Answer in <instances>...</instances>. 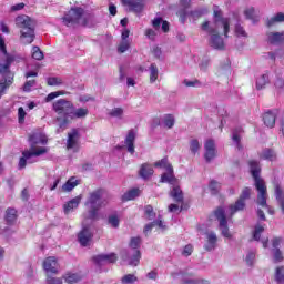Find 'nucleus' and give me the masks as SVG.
Instances as JSON below:
<instances>
[{
	"label": "nucleus",
	"instance_id": "f257e3e1",
	"mask_svg": "<svg viewBox=\"0 0 284 284\" xmlns=\"http://www.w3.org/2000/svg\"><path fill=\"white\" fill-rule=\"evenodd\" d=\"M202 30L210 34L209 45L214 48V50H223L225 48V41L221 37V30L224 33V37L227 38L230 32V20L223 18L221 11L214 9V23L210 24L209 21L202 24Z\"/></svg>",
	"mask_w": 284,
	"mask_h": 284
},
{
	"label": "nucleus",
	"instance_id": "f03ea898",
	"mask_svg": "<svg viewBox=\"0 0 284 284\" xmlns=\"http://www.w3.org/2000/svg\"><path fill=\"white\" fill-rule=\"evenodd\" d=\"M29 141L30 149L22 152V156L20 158L18 164L19 170H23L28 163H36L37 160H32V156H41V154H45L48 152V148L39 146L48 143V136H45V134H32L30 135Z\"/></svg>",
	"mask_w": 284,
	"mask_h": 284
},
{
	"label": "nucleus",
	"instance_id": "7ed1b4c3",
	"mask_svg": "<svg viewBox=\"0 0 284 284\" xmlns=\"http://www.w3.org/2000/svg\"><path fill=\"white\" fill-rule=\"evenodd\" d=\"M155 168H162L166 172L161 175L160 183H169L172 185V190L170 192L171 197L176 203H183V191L181 190V186H179V180L176 176H174V169L172 168V164L168 162V158H164L158 162H155Z\"/></svg>",
	"mask_w": 284,
	"mask_h": 284
},
{
	"label": "nucleus",
	"instance_id": "20e7f679",
	"mask_svg": "<svg viewBox=\"0 0 284 284\" xmlns=\"http://www.w3.org/2000/svg\"><path fill=\"white\" fill-rule=\"evenodd\" d=\"M251 174L255 182V187L257 190V205L267 210L268 214H274L272 206L267 205V186L265 181L261 178V164L254 160L248 162Z\"/></svg>",
	"mask_w": 284,
	"mask_h": 284
},
{
	"label": "nucleus",
	"instance_id": "39448f33",
	"mask_svg": "<svg viewBox=\"0 0 284 284\" xmlns=\"http://www.w3.org/2000/svg\"><path fill=\"white\" fill-rule=\"evenodd\" d=\"M92 14L85 12L83 8H72L63 18L62 22L68 28H74V26H92Z\"/></svg>",
	"mask_w": 284,
	"mask_h": 284
},
{
	"label": "nucleus",
	"instance_id": "423d86ee",
	"mask_svg": "<svg viewBox=\"0 0 284 284\" xmlns=\"http://www.w3.org/2000/svg\"><path fill=\"white\" fill-rule=\"evenodd\" d=\"M85 205L89 207L88 219L94 221L99 214L100 209L108 205V200H105V191H103V189H98L89 193Z\"/></svg>",
	"mask_w": 284,
	"mask_h": 284
},
{
	"label": "nucleus",
	"instance_id": "0eeeda50",
	"mask_svg": "<svg viewBox=\"0 0 284 284\" xmlns=\"http://www.w3.org/2000/svg\"><path fill=\"white\" fill-rule=\"evenodd\" d=\"M16 26L20 28V39L24 45H30L34 41V20L22 14L16 18Z\"/></svg>",
	"mask_w": 284,
	"mask_h": 284
},
{
	"label": "nucleus",
	"instance_id": "6e6552de",
	"mask_svg": "<svg viewBox=\"0 0 284 284\" xmlns=\"http://www.w3.org/2000/svg\"><path fill=\"white\" fill-rule=\"evenodd\" d=\"M73 108L74 104L65 99H60L53 103V110L59 114L57 123L60 130H65V126L70 123V116H72Z\"/></svg>",
	"mask_w": 284,
	"mask_h": 284
},
{
	"label": "nucleus",
	"instance_id": "1a4fd4ad",
	"mask_svg": "<svg viewBox=\"0 0 284 284\" xmlns=\"http://www.w3.org/2000/svg\"><path fill=\"white\" fill-rule=\"evenodd\" d=\"M141 245V237H132L130 241V248L122 252L123 261H128L129 265L136 267L141 261V251L139 246Z\"/></svg>",
	"mask_w": 284,
	"mask_h": 284
},
{
	"label": "nucleus",
	"instance_id": "9d476101",
	"mask_svg": "<svg viewBox=\"0 0 284 284\" xmlns=\"http://www.w3.org/2000/svg\"><path fill=\"white\" fill-rule=\"evenodd\" d=\"M0 52L4 55L3 59H0V74H4V78L10 77V65L14 61V57L8 54V50H6V38L0 36Z\"/></svg>",
	"mask_w": 284,
	"mask_h": 284
},
{
	"label": "nucleus",
	"instance_id": "9b49d317",
	"mask_svg": "<svg viewBox=\"0 0 284 284\" xmlns=\"http://www.w3.org/2000/svg\"><path fill=\"white\" fill-rule=\"evenodd\" d=\"M216 220L219 221V227L222 236L224 239H232V233L230 232V227H227V217L225 216V209L220 206L214 212Z\"/></svg>",
	"mask_w": 284,
	"mask_h": 284
},
{
	"label": "nucleus",
	"instance_id": "f8f14e48",
	"mask_svg": "<svg viewBox=\"0 0 284 284\" xmlns=\"http://www.w3.org/2000/svg\"><path fill=\"white\" fill-rule=\"evenodd\" d=\"M252 194V189L244 187L242 191V194L240 195V199L229 206L230 216H234L236 212H242V210H245V201L250 199Z\"/></svg>",
	"mask_w": 284,
	"mask_h": 284
},
{
	"label": "nucleus",
	"instance_id": "ddd939ff",
	"mask_svg": "<svg viewBox=\"0 0 284 284\" xmlns=\"http://www.w3.org/2000/svg\"><path fill=\"white\" fill-rule=\"evenodd\" d=\"M78 241L82 247H88L90 243H92V232L90 231V227L84 226L80 233L78 234Z\"/></svg>",
	"mask_w": 284,
	"mask_h": 284
},
{
	"label": "nucleus",
	"instance_id": "4468645a",
	"mask_svg": "<svg viewBox=\"0 0 284 284\" xmlns=\"http://www.w3.org/2000/svg\"><path fill=\"white\" fill-rule=\"evenodd\" d=\"M43 268L47 274H57L59 272V262L57 261V257H47L43 262Z\"/></svg>",
	"mask_w": 284,
	"mask_h": 284
},
{
	"label": "nucleus",
	"instance_id": "2eb2a0df",
	"mask_svg": "<svg viewBox=\"0 0 284 284\" xmlns=\"http://www.w3.org/2000/svg\"><path fill=\"white\" fill-rule=\"evenodd\" d=\"M79 130L73 129L69 134H68V141H67V148L68 150H79Z\"/></svg>",
	"mask_w": 284,
	"mask_h": 284
},
{
	"label": "nucleus",
	"instance_id": "dca6fc26",
	"mask_svg": "<svg viewBox=\"0 0 284 284\" xmlns=\"http://www.w3.org/2000/svg\"><path fill=\"white\" fill-rule=\"evenodd\" d=\"M97 265H108V263H116V254H99L93 257Z\"/></svg>",
	"mask_w": 284,
	"mask_h": 284
},
{
	"label": "nucleus",
	"instance_id": "f3484780",
	"mask_svg": "<svg viewBox=\"0 0 284 284\" xmlns=\"http://www.w3.org/2000/svg\"><path fill=\"white\" fill-rule=\"evenodd\" d=\"M204 159L210 163V161L216 156V144L214 143V140H207L204 144Z\"/></svg>",
	"mask_w": 284,
	"mask_h": 284
},
{
	"label": "nucleus",
	"instance_id": "a211bd4d",
	"mask_svg": "<svg viewBox=\"0 0 284 284\" xmlns=\"http://www.w3.org/2000/svg\"><path fill=\"white\" fill-rule=\"evenodd\" d=\"M217 241L219 237L216 236V233H214V231L206 232V243L204 245V250H206V252H212V250H216Z\"/></svg>",
	"mask_w": 284,
	"mask_h": 284
},
{
	"label": "nucleus",
	"instance_id": "6ab92c4d",
	"mask_svg": "<svg viewBox=\"0 0 284 284\" xmlns=\"http://www.w3.org/2000/svg\"><path fill=\"white\" fill-rule=\"evenodd\" d=\"M267 41L272 45H283L284 43V31L282 32H268L267 34Z\"/></svg>",
	"mask_w": 284,
	"mask_h": 284
},
{
	"label": "nucleus",
	"instance_id": "aec40b11",
	"mask_svg": "<svg viewBox=\"0 0 284 284\" xmlns=\"http://www.w3.org/2000/svg\"><path fill=\"white\" fill-rule=\"evenodd\" d=\"M272 245H273V258H274V262L275 263H281V261H283V253L281 252V248H278V245H281V239L278 237H275L273 239V242H272Z\"/></svg>",
	"mask_w": 284,
	"mask_h": 284
},
{
	"label": "nucleus",
	"instance_id": "412c9836",
	"mask_svg": "<svg viewBox=\"0 0 284 284\" xmlns=\"http://www.w3.org/2000/svg\"><path fill=\"white\" fill-rule=\"evenodd\" d=\"M278 114V111H267L264 113L263 122L266 128H274L276 125V115Z\"/></svg>",
	"mask_w": 284,
	"mask_h": 284
},
{
	"label": "nucleus",
	"instance_id": "4be33fe9",
	"mask_svg": "<svg viewBox=\"0 0 284 284\" xmlns=\"http://www.w3.org/2000/svg\"><path fill=\"white\" fill-rule=\"evenodd\" d=\"M124 6H129L132 12H143V2L136 0H122Z\"/></svg>",
	"mask_w": 284,
	"mask_h": 284
},
{
	"label": "nucleus",
	"instance_id": "5701e85b",
	"mask_svg": "<svg viewBox=\"0 0 284 284\" xmlns=\"http://www.w3.org/2000/svg\"><path fill=\"white\" fill-rule=\"evenodd\" d=\"M12 79H14V75L12 73H9L8 78H2L0 80V99L6 94L7 88H10L12 85Z\"/></svg>",
	"mask_w": 284,
	"mask_h": 284
},
{
	"label": "nucleus",
	"instance_id": "b1692460",
	"mask_svg": "<svg viewBox=\"0 0 284 284\" xmlns=\"http://www.w3.org/2000/svg\"><path fill=\"white\" fill-rule=\"evenodd\" d=\"M80 203H81V195L73 197L71 201H69L67 204L63 205L64 214L72 212V210H77Z\"/></svg>",
	"mask_w": 284,
	"mask_h": 284
},
{
	"label": "nucleus",
	"instance_id": "393cba45",
	"mask_svg": "<svg viewBox=\"0 0 284 284\" xmlns=\"http://www.w3.org/2000/svg\"><path fill=\"white\" fill-rule=\"evenodd\" d=\"M136 139V134L133 131H129L125 138L126 150L130 154H134V141Z\"/></svg>",
	"mask_w": 284,
	"mask_h": 284
},
{
	"label": "nucleus",
	"instance_id": "a878e982",
	"mask_svg": "<svg viewBox=\"0 0 284 284\" xmlns=\"http://www.w3.org/2000/svg\"><path fill=\"white\" fill-rule=\"evenodd\" d=\"M139 174L142 179H150V176L154 174V169L152 168V164H142Z\"/></svg>",
	"mask_w": 284,
	"mask_h": 284
},
{
	"label": "nucleus",
	"instance_id": "bb28decb",
	"mask_svg": "<svg viewBox=\"0 0 284 284\" xmlns=\"http://www.w3.org/2000/svg\"><path fill=\"white\" fill-rule=\"evenodd\" d=\"M275 197L282 210V213L284 214V192L281 185L278 184L275 185Z\"/></svg>",
	"mask_w": 284,
	"mask_h": 284
},
{
	"label": "nucleus",
	"instance_id": "cd10ccee",
	"mask_svg": "<svg viewBox=\"0 0 284 284\" xmlns=\"http://www.w3.org/2000/svg\"><path fill=\"white\" fill-rule=\"evenodd\" d=\"M82 278L79 273H67L63 275V280L68 284L79 283Z\"/></svg>",
	"mask_w": 284,
	"mask_h": 284
},
{
	"label": "nucleus",
	"instance_id": "c85d7f7f",
	"mask_svg": "<svg viewBox=\"0 0 284 284\" xmlns=\"http://www.w3.org/2000/svg\"><path fill=\"white\" fill-rule=\"evenodd\" d=\"M4 220L8 225H14L17 222V210L7 209Z\"/></svg>",
	"mask_w": 284,
	"mask_h": 284
},
{
	"label": "nucleus",
	"instance_id": "c756f323",
	"mask_svg": "<svg viewBox=\"0 0 284 284\" xmlns=\"http://www.w3.org/2000/svg\"><path fill=\"white\" fill-rule=\"evenodd\" d=\"M156 225L161 230H165V225H163V220H161V216H159L158 221H153L152 223L144 226V234H148V232H152V229L156 227Z\"/></svg>",
	"mask_w": 284,
	"mask_h": 284
},
{
	"label": "nucleus",
	"instance_id": "7c9ffc66",
	"mask_svg": "<svg viewBox=\"0 0 284 284\" xmlns=\"http://www.w3.org/2000/svg\"><path fill=\"white\" fill-rule=\"evenodd\" d=\"M88 113L89 111L85 108H79L74 110V106H73V112L71 113L69 119H85V116H88Z\"/></svg>",
	"mask_w": 284,
	"mask_h": 284
},
{
	"label": "nucleus",
	"instance_id": "2f4dec72",
	"mask_svg": "<svg viewBox=\"0 0 284 284\" xmlns=\"http://www.w3.org/2000/svg\"><path fill=\"white\" fill-rule=\"evenodd\" d=\"M270 83V75L262 74L256 79V90H265V85Z\"/></svg>",
	"mask_w": 284,
	"mask_h": 284
},
{
	"label": "nucleus",
	"instance_id": "473e14b6",
	"mask_svg": "<svg viewBox=\"0 0 284 284\" xmlns=\"http://www.w3.org/2000/svg\"><path fill=\"white\" fill-rule=\"evenodd\" d=\"M141 194V190L139 189H132L129 192L124 193L122 196V201H134L136 196Z\"/></svg>",
	"mask_w": 284,
	"mask_h": 284
},
{
	"label": "nucleus",
	"instance_id": "72a5a7b5",
	"mask_svg": "<svg viewBox=\"0 0 284 284\" xmlns=\"http://www.w3.org/2000/svg\"><path fill=\"white\" fill-rule=\"evenodd\" d=\"M241 134H243L242 128H237V129L233 130L232 141H234V143H236L237 150H241Z\"/></svg>",
	"mask_w": 284,
	"mask_h": 284
},
{
	"label": "nucleus",
	"instance_id": "f704fd0d",
	"mask_svg": "<svg viewBox=\"0 0 284 284\" xmlns=\"http://www.w3.org/2000/svg\"><path fill=\"white\" fill-rule=\"evenodd\" d=\"M262 159H264L265 161H276V152H274V150L271 149H265L262 152Z\"/></svg>",
	"mask_w": 284,
	"mask_h": 284
},
{
	"label": "nucleus",
	"instance_id": "c9c22d12",
	"mask_svg": "<svg viewBox=\"0 0 284 284\" xmlns=\"http://www.w3.org/2000/svg\"><path fill=\"white\" fill-rule=\"evenodd\" d=\"M283 22H284V13L278 12L277 14H275L273 18H271L267 21V27L272 28V26H274V23H283Z\"/></svg>",
	"mask_w": 284,
	"mask_h": 284
},
{
	"label": "nucleus",
	"instance_id": "e433bc0d",
	"mask_svg": "<svg viewBox=\"0 0 284 284\" xmlns=\"http://www.w3.org/2000/svg\"><path fill=\"white\" fill-rule=\"evenodd\" d=\"M275 281L277 284H284V266L275 268Z\"/></svg>",
	"mask_w": 284,
	"mask_h": 284
},
{
	"label": "nucleus",
	"instance_id": "4c0bfd02",
	"mask_svg": "<svg viewBox=\"0 0 284 284\" xmlns=\"http://www.w3.org/2000/svg\"><path fill=\"white\" fill-rule=\"evenodd\" d=\"M156 79H159V68H156V64L150 65V83L156 82Z\"/></svg>",
	"mask_w": 284,
	"mask_h": 284
},
{
	"label": "nucleus",
	"instance_id": "58836bf2",
	"mask_svg": "<svg viewBox=\"0 0 284 284\" xmlns=\"http://www.w3.org/2000/svg\"><path fill=\"white\" fill-rule=\"evenodd\" d=\"M139 281V277L134 274H126L121 278L122 284H134Z\"/></svg>",
	"mask_w": 284,
	"mask_h": 284
},
{
	"label": "nucleus",
	"instance_id": "ea45409f",
	"mask_svg": "<svg viewBox=\"0 0 284 284\" xmlns=\"http://www.w3.org/2000/svg\"><path fill=\"white\" fill-rule=\"evenodd\" d=\"M108 223L111 227H114V229L119 227L121 223V221L119 220V215L116 214L109 215Z\"/></svg>",
	"mask_w": 284,
	"mask_h": 284
},
{
	"label": "nucleus",
	"instance_id": "a19ab883",
	"mask_svg": "<svg viewBox=\"0 0 284 284\" xmlns=\"http://www.w3.org/2000/svg\"><path fill=\"white\" fill-rule=\"evenodd\" d=\"M75 185H79V183H77V181H74V178H72L69 181H67L64 185H62V191L63 192H72V189Z\"/></svg>",
	"mask_w": 284,
	"mask_h": 284
},
{
	"label": "nucleus",
	"instance_id": "79ce46f5",
	"mask_svg": "<svg viewBox=\"0 0 284 284\" xmlns=\"http://www.w3.org/2000/svg\"><path fill=\"white\" fill-rule=\"evenodd\" d=\"M263 232H265V227H263V225H261V224H257L253 232L254 241H261V234H263Z\"/></svg>",
	"mask_w": 284,
	"mask_h": 284
},
{
	"label": "nucleus",
	"instance_id": "37998d69",
	"mask_svg": "<svg viewBox=\"0 0 284 284\" xmlns=\"http://www.w3.org/2000/svg\"><path fill=\"white\" fill-rule=\"evenodd\" d=\"M32 59H36V61H42L43 59V51L39 47L32 48Z\"/></svg>",
	"mask_w": 284,
	"mask_h": 284
},
{
	"label": "nucleus",
	"instance_id": "c03bdc74",
	"mask_svg": "<svg viewBox=\"0 0 284 284\" xmlns=\"http://www.w3.org/2000/svg\"><path fill=\"white\" fill-rule=\"evenodd\" d=\"M128 50H130V41L122 40L118 47V52H120V54H123V52H128Z\"/></svg>",
	"mask_w": 284,
	"mask_h": 284
},
{
	"label": "nucleus",
	"instance_id": "a18cd8bd",
	"mask_svg": "<svg viewBox=\"0 0 284 284\" xmlns=\"http://www.w3.org/2000/svg\"><path fill=\"white\" fill-rule=\"evenodd\" d=\"M163 123L169 129L174 128V115L172 114L165 115L163 119Z\"/></svg>",
	"mask_w": 284,
	"mask_h": 284
},
{
	"label": "nucleus",
	"instance_id": "49530a36",
	"mask_svg": "<svg viewBox=\"0 0 284 284\" xmlns=\"http://www.w3.org/2000/svg\"><path fill=\"white\" fill-rule=\"evenodd\" d=\"M209 190H211V194H219V191L221 190V184L216 181H211Z\"/></svg>",
	"mask_w": 284,
	"mask_h": 284
},
{
	"label": "nucleus",
	"instance_id": "de8ad7c7",
	"mask_svg": "<svg viewBox=\"0 0 284 284\" xmlns=\"http://www.w3.org/2000/svg\"><path fill=\"white\" fill-rule=\"evenodd\" d=\"M144 212H145V216H146V220H148V221H152V220L156 216V214L154 213V209L152 207V205L145 206Z\"/></svg>",
	"mask_w": 284,
	"mask_h": 284
},
{
	"label": "nucleus",
	"instance_id": "09e8293b",
	"mask_svg": "<svg viewBox=\"0 0 284 284\" xmlns=\"http://www.w3.org/2000/svg\"><path fill=\"white\" fill-rule=\"evenodd\" d=\"M190 150H191L192 154H196V152H199V150H201V144L199 143V140H191Z\"/></svg>",
	"mask_w": 284,
	"mask_h": 284
},
{
	"label": "nucleus",
	"instance_id": "8fccbe9b",
	"mask_svg": "<svg viewBox=\"0 0 284 284\" xmlns=\"http://www.w3.org/2000/svg\"><path fill=\"white\" fill-rule=\"evenodd\" d=\"M110 116H114L115 119H121L123 116L122 108H114L110 111Z\"/></svg>",
	"mask_w": 284,
	"mask_h": 284
},
{
	"label": "nucleus",
	"instance_id": "3c124183",
	"mask_svg": "<svg viewBox=\"0 0 284 284\" xmlns=\"http://www.w3.org/2000/svg\"><path fill=\"white\" fill-rule=\"evenodd\" d=\"M37 85V81L34 80H29L24 83L23 85V92H32V88Z\"/></svg>",
	"mask_w": 284,
	"mask_h": 284
},
{
	"label": "nucleus",
	"instance_id": "603ef678",
	"mask_svg": "<svg viewBox=\"0 0 284 284\" xmlns=\"http://www.w3.org/2000/svg\"><path fill=\"white\" fill-rule=\"evenodd\" d=\"M61 94H63L62 91H55V92L49 93L45 98L47 103H50V101H54V99H57V97H61Z\"/></svg>",
	"mask_w": 284,
	"mask_h": 284
},
{
	"label": "nucleus",
	"instance_id": "864d4df0",
	"mask_svg": "<svg viewBox=\"0 0 284 284\" xmlns=\"http://www.w3.org/2000/svg\"><path fill=\"white\" fill-rule=\"evenodd\" d=\"M235 34L236 37H247V32L243 27H241V24L235 26Z\"/></svg>",
	"mask_w": 284,
	"mask_h": 284
},
{
	"label": "nucleus",
	"instance_id": "5fc2aeb1",
	"mask_svg": "<svg viewBox=\"0 0 284 284\" xmlns=\"http://www.w3.org/2000/svg\"><path fill=\"white\" fill-rule=\"evenodd\" d=\"M48 85H61L63 83V80L61 78H49L47 80Z\"/></svg>",
	"mask_w": 284,
	"mask_h": 284
},
{
	"label": "nucleus",
	"instance_id": "6e6d98bb",
	"mask_svg": "<svg viewBox=\"0 0 284 284\" xmlns=\"http://www.w3.org/2000/svg\"><path fill=\"white\" fill-rule=\"evenodd\" d=\"M193 252H194V247L192 246V244H189V245L184 246V248L182 251V256H192Z\"/></svg>",
	"mask_w": 284,
	"mask_h": 284
},
{
	"label": "nucleus",
	"instance_id": "4d7b16f0",
	"mask_svg": "<svg viewBox=\"0 0 284 284\" xmlns=\"http://www.w3.org/2000/svg\"><path fill=\"white\" fill-rule=\"evenodd\" d=\"M47 284H63V280L47 275Z\"/></svg>",
	"mask_w": 284,
	"mask_h": 284
},
{
	"label": "nucleus",
	"instance_id": "13d9d810",
	"mask_svg": "<svg viewBox=\"0 0 284 284\" xmlns=\"http://www.w3.org/2000/svg\"><path fill=\"white\" fill-rule=\"evenodd\" d=\"M184 284H210L207 280H184Z\"/></svg>",
	"mask_w": 284,
	"mask_h": 284
},
{
	"label": "nucleus",
	"instance_id": "bf43d9fd",
	"mask_svg": "<svg viewBox=\"0 0 284 284\" xmlns=\"http://www.w3.org/2000/svg\"><path fill=\"white\" fill-rule=\"evenodd\" d=\"M255 258H256V253L248 252L247 255H246V263H247V265H254Z\"/></svg>",
	"mask_w": 284,
	"mask_h": 284
},
{
	"label": "nucleus",
	"instance_id": "052dcab7",
	"mask_svg": "<svg viewBox=\"0 0 284 284\" xmlns=\"http://www.w3.org/2000/svg\"><path fill=\"white\" fill-rule=\"evenodd\" d=\"M184 85H186V88H196L199 85H201V82H199V80H184Z\"/></svg>",
	"mask_w": 284,
	"mask_h": 284
},
{
	"label": "nucleus",
	"instance_id": "680f3d73",
	"mask_svg": "<svg viewBox=\"0 0 284 284\" xmlns=\"http://www.w3.org/2000/svg\"><path fill=\"white\" fill-rule=\"evenodd\" d=\"M205 12H207V10L202 9V10H195L191 12V17H193V19H200V17H203V14H205Z\"/></svg>",
	"mask_w": 284,
	"mask_h": 284
},
{
	"label": "nucleus",
	"instance_id": "e2e57ef3",
	"mask_svg": "<svg viewBox=\"0 0 284 284\" xmlns=\"http://www.w3.org/2000/svg\"><path fill=\"white\" fill-rule=\"evenodd\" d=\"M19 123H23L26 121V110L22 106L18 109Z\"/></svg>",
	"mask_w": 284,
	"mask_h": 284
},
{
	"label": "nucleus",
	"instance_id": "0e129e2a",
	"mask_svg": "<svg viewBox=\"0 0 284 284\" xmlns=\"http://www.w3.org/2000/svg\"><path fill=\"white\" fill-rule=\"evenodd\" d=\"M161 24H163V19L162 18H155L152 21V26H153L154 30H159L161 28Z\"/></svg>",
	"mask_w": 284,
	"mask_h": 284
},
{
	"label": "nucleus",
	"instance_id": "69168bd1",
	"mask_svg": "<svg viewBox=\"0 0 284 284\" xmlns=\"http://www.w3.org/2000/svg\"><path fill=\"white\" fill-rule=\"evenodd\" d=\"M79 101H81V103H88V101H94V98L85 94V95H81L79 98Z\"/></svg>",
	"mask_w": 284,
	"mask_h": 284
},
{
	"label": "nucleus",
	"instance_id": "338daca9",
	"mask_svg": "<svg viewBox=\"0 0 284 284\" xmlns=\"http://www.w3.org/2000/svg\"><path fill=\"white\" fill-rule=\"evenodd\" d=\"M145 34L148 39L154 40V37H156V32L152 29H146Z\"/></svg>",
	"mask_w": 284,
	"mask_h": 284
},
{
	"label": "nucleus",
	"instance_id": "774afa93",
	"mask_svg": "<svg viewBox=\"0 0 284 284\" xmlns=\"http://www.w3.org/2000/svg\"><path fill=\"white\" fill-rule=\"evenodd\" d=\"M284 87V81L281 78H277L275 81V88H277V90H283Z\"/></svg>",
	"mask_w": 284,
	"mask_h": 284
}]
</instances>
